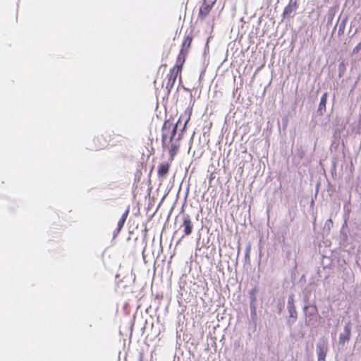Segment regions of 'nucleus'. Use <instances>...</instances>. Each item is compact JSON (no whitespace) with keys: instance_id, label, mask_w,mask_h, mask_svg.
I'll return each mask as SVG.
<instances>
[{"instance_id":"1a4fd4ad","label":"nucleus","mask_w":361,"mask_h":361,"mask_svg":"<svg viewBox=\"0 0 361 361\" xmlns=\"http://www.w3.org/2000/svg\"><path fill=\"white\" fill-rule=\"evenodd\" d=\"M180 227L183 228L185 235H190L192 234L193 231V223L188 214L183 216V224H181Z\"/></svg>"},{"instance_id":"4468645a","label":"nucleus","mask_w":361,"mask_h":361,"mask_svg":"<svg viewBox=\"0 0 361 361\" xmlns=\"http://www.w3.org/2000/svg\"><path fill=\"white\" fill-rule=\"evenodd\" d=\"M124 224H125V221L123 219H120L118 221V224H117L118 232H119L122 229V228L123 227Z\"/></svg>"},{"instance_id":"f3484780","label":"nucleus","mask_w":361,"mask_h":361,"mask_svg":"<svg viewBox=\"0 0 361 361\" xmlns=\"http://www.w3.org/2000/svg\"><path fill=\"white\" fill-rule=\"evenodd\" d=\"M140 361H142V358L140 359Z\"/></svg>"},{"instance_id":"423d86ee","label":"nucleus","mask_w":361,"mask_h":361,"mask_svg":"<svg viewBox=\"0 0 361 361\" xmlns=\"http://www.w3.org/2000/svg\"><path fill=\"white\" fill-rule=\"evenodd\" d=\"M111 135L106 133L104 135H98L94 138V148L97 150L102 149L110 145Z\"/></svg>"},{"instance_id":"f03ea898","label":"nucleus","mask_w":361,"mask_h":361,"mask_svg":"<svg viewBox=\"0 0 361 361\" xmlns=\"http://www.w3.org/2000/svg\"><path fill=\"white\" fill-rule=\"evenodd\" d=\"M184 62L176 59V64L170 69L169 73L166 75V88L170 92L174 86L177 77L181 79V73Z\"/></svg>"},{"instance_id":"7ed1b4c3","label":"nucleus","mask_w":361,"mask_h":361,"mask_svg":"<svg viewBox=\"0 0 361 361\" xmlns=\"http://www.w3.org/2000/svg\"><path fill=\"white\" fill-rule=\"evenodd\" d=\"M182 136L183 132L178 135L175 141L169 142V144H167L166 145H162L164 149L168 150L169 154V161L171 162L174 160L175 157L179 151L180 147V141L182 138Z\"/></svg>"},{"instance_id":"0eeeda50","label":"nucleus","mask_w":361,"mask_h":361,"mask_svg":"<svg viewBox=\"0 0 361 361\" xmlns=\"http://www.w3.org/2000/svg\"><path fill=\"white\" fill-rule=\"evenodd\" d=\"M215 1H213L211 3L207 1V0H204L202 4L200 6L199 8L198 13V19L200 20H203L205 18L209 15L210 11H212Z\"/></svg>"},{"instance_id":"f257e3e1","label":"nucleus","mask_w":361,"mask_h":361,"mask_svg":"<svg viewBox=\"0 0 361 361\" xmlns=\"http://www.w3.org/2000/svg\"><path fill=\"white\" fill-rule=\"evenodd\" d=\"M192 115V109H188L183 114H181L177 123H173L171 120H166L161 127V145H166L169 142H172L176 140V135L177 131L178 123L181 119L185 118V123L182 130V132L185 129L188 121L190 119Z\"/></svg>"},{"instance_id":"9d476101","label":"nucleus","mask_w":361,"mask_h":361,"mask_svg":"<svg viewBox=\"0 0 361 361\" xmlns=\"http://www.w3.org/2000/svg\"><path fill=\"white\" fill-rule=\"evenodd\" d=\"M350 324H348L344 327V333L341 334L339 336V343L344 345L345 342L350 340Z\"/></svg>"},{"instance_id":"39448f33","label":"nucleus","mask_w":361,"mask_h":361,"mask_svg":"<svg viewBox=\"0 0 361 361\" xmlns=\"http://www.w3.org/2000/svg\"><path fill=\"white\" fill-rule=\"evenodd\" d=\"M328 340L324 337H322L317 343V353L318 361H325L328 352Z\"/></svg>"},{"instance_id":"ddd939ff","label":"nucleus","mask_w":361,"mask_h":361,"mask_svg":"<svg viewBox=\"0 0 361 361\" xmlns=\"http://www.w3.org/2000/svg\"><path fill=\"white\" fill-rule=\"evenodd\" d=\"M361 50V42L358 43L353 49V54L359 53Z\"/></svg>"},{"instance_id":"6e6552de","label":"nucleus","mask_w":361,"mask_h":361,"mask_svg":"<svg viewBox=\"0 0 361 361\" xmlns=\"http://www.w3.org/2000/svg\"><path fill=\"white\" fill-rule=\"evenodd\" d=\"M171 166V162L170 161L169 162H162L158 165L157 176L159 180H163L165 179L170 171Z\"/></svg>"},{"instance_id":"dca6fc26","label":"nucleus","mask_w":361,"mask_h":361,"mask_svg":"<svg viewBox=\"0 0 361 361\" xmlns=\"http://www.w3.org/2000/svg\"><path fill=\"white\" fill-rule=\"evenodd\" d=\"M289 312H290V317H296L295 314H296V312H295V310L294 308V307H293V308H290L289 309Z\"/></svg>"},{"instance_id":"2eb2a0df","label":"nucleus","mask_w":361,"mask_h":361,"mask_svg":"<svg viewBox=\"0 0 361 361\" xmlns=\"http://www.w3.org/2000/svg\"><path fill=\"white\" fill-rule=\"evenodd\" d=\"M129 214V209H127L125 212L123 214L121 218L120 219H123L125 222Z\"/></svg>"},{"instance_id":"9b49d317","label":"nucleus","mask_w":361,"mask_h":361,"mask_svg":"<svg viewBox=\"0 0 361 361\" xmlns=\"http://www.w3.org/2000/svg\"><path fill=\"white\" fill-rule=\"evenodd\" d=\"M298 8V4L296 1L290 0L288 4L285 7L283 10V16H290L293 12H294Z\"/></svg>"},{"instance_id":"f8f14e48","label":"nucleus","mask_w":361,"mask_h":361,"mask_svg":"<svg viewBox=\"0 0 361 361\" xmlns=\"http://www.w3.org/2000/svg\"><path fill=\"white\" fill-rule=\"evenodd\" d=\"M327 96H328V94L326 92L323 94V95L322 96V97L320 99V102L319 104L318 111H325L326 110Z\"/></svg>"},{"instance_id":"20e7f679","label":"nucleus","mask_w":361,"mask_h":361,"mask_svg":"<svg viewBox=\"0 0 361 361\" xmlns=\"http://www.w3.org/2000/svg\"><path fill=\"white\" fill-rule=\"evenodd\" d=\"M192 39H193V37H192V35H186L184 37L183 41L181 44V48L180 50V52L176 59L177 60H179L184 63L185 62L186 57L189 53V49L192 44Z\"/></svg>"}]
</instances>
